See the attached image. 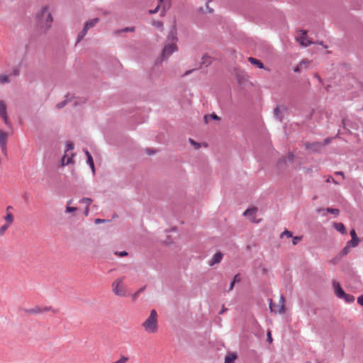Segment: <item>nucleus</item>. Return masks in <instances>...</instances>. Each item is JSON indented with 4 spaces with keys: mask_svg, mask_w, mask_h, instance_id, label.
Masks as SVG:
<instances>
[{
    "mask_svg": "<svg viewBox=\"0 0 363 363\" xmlns=\"http://www.w3.org/2000/svg\"><path fill=\"white\" fill-rule=\"evenodd\" d=\"M189 142H190L192 145H194L195 146V148H196V149H199V147H200L199 144V143H196V142H195L194 140H193L192 139H191V138H190V139H189Z\"/></svg>",
    "mask_w": 363,
    "mask_h": 363,
    "instance_id": "47",
    "label": "nucleus"
},
{
    "mask_svg": "<svg viewBox=\"0 0 363 363\" xmlns=\"http://www.w3.org/2000/svg\"><path fill=\"white\" fill-rule=\"evenodd\" d=\"M299 43H300L301 45H302L304 47H307V46H308V45H310L311 44L313 43V42H311V40L306 39L305 37H301L299 39Z\"/></svg>",
    "mask_w": 363,
    "mask_h": 363,
    "instance_id": "24",
    "label": "nucleus"
},
{
    "mask_svg": "<svg viewBox=\"0 0 363 363\" xmlns=\"http://www.w3.org/2000/svg\"><path fill=\"white\" fill-rule=\"evenodd\" d=\"M334 228L337 231L341 233L342 234H345L346 233L345 227L342 223H334Z\"/></svg>",
    "mask_w": 363,
    "mask_h": 363,
    "instance_id": "13",
    "label": "nucleus"
},
{
    "mask_svg": "<svg viewBox=\"0 0 363 363\" xmlns=\"http://www.w3.org/2000/svg\"><path fill=\"white\" fill-rule=\"evenodd\" d=\"M335 174L337 175H341V176L344 177V174L342 172H337Z\"/></svg>",
    "mask_w": 363,
    "mask_h": 363,
    "instance_id": "61",
    "label": "nucleus"
},
{
    "mask_svg": "<svg viewBox=\"0 0 363 363\" xmlns=\"http://www.w3.org/2000/svg\"><path fill=\"white\" fill-rule=\"evenodd\" d=\"M340 299H343L347 303H352L354 301V296L345 293V294L341 296Z\"/></svg>",
    "mask_w": 363,
    "mask_h": 363,
    "instance_id": "11",
    "label": "nucleus"
},
{
    "mask_svg": "<svg viewBox=\"0 0 363 363\" xmlns=\"http://www.w3.org/2000/svg\"><path fill=\"white\" fill-rule=\"evenodd\" d=\"M128 360V357L122 356L118 360L115 361L113 363H126Z\"/></svg>",
    "mask_w": 363,
    "mask_h": 363,
    "instance_id": "34",
    "label": "nucleus"
},
{
    "mask_svg": "<svg viewBox=\"0 0 363 363\" xmlns=\"http://www.w3.org/2000/svg\"><path fill=\"white\" fill-rule=\"evenodd\" d=\"M86 162H87L88 165L91 167L92 172L94 173V172H95L94 164V160H93V158L91 156L89 157V159L87 160Z\"/></svg>",
    "mask_w": 363,
    "mask_h": 363,
    "instance_id": "29",
    "label": "nucleus"
},
{
    "mask_svg": "<svg viewBox=\"0 0 363 363\" xmlns=\"http://www.w3.org/2000/svg\"><path fill=\"white\" fill-rule=\"evenodd\" d=\"M210 1H211V0H208V2L206 3V8H207V9H208V12L211 13V12H213V9H211V8L208 6V3L210 2Z\"/></svg>",
    "mask_w": 363,
    "mask_h": 363,
    "instance_id": "55",
    "label": "nucleus"
},
{
    "mask_svg": "<svg viewBox=\"0 0 363 363\" xmlns=\"http://www.w3.org/2000/svg\"><path fill=\"white\" fill-rule=\"evenodd\" d=\"M77 210V208L76 207H71V206H67L66 207L65 211L67 213H72V212H75Z\"/></svg>",
    "mask_w": 363,
    "mask_h": 363,
    "instance_id": "41",
    "label": "nucleus"
},
{
    "mask_svg": "<svg viewBox=\"0 0 363 363\" xmlns=\"http://www.w3.org/2000/svg\"><path fill=\"white\" fill-rule=\"evenodd\" d=\"M284 235H286L288 238H291L292 237V233L291 231H289V230H284L281 234V238H283Z\"/></svg>",
    "mask_w": 363,
    "mask_h": 363,
    "instance_id": "37",
    "label": "nucleus"
},
{
    "mask_svg": "<svg viewBox=\"0 0 363 363\" xmlns=\"http://www.w3.org/2000/svg\"><path fill=\"white\" fill-rule=\"evenodd\" d=\"M267 340H268L269 342H272V338L271 337L270 333H268V334H267Z\"/></svg>",
    "mask_w": 363,
    "mask_h": 363,
    "instance_id": "59",
    "label": "nucleus"
},
{
    "mask_svg": "<svg viewBox=\"0 0 363 363\" xmlns=\"http://www.w3.org/2000/svg\"><path fill=\"white\" fill-rule=\"evenodd\" d=\"M177 29L174 26H173L170 29L167 36V40L172 43L164 45L162 52V57L163 59L167 58L170 55L177 50V45L174 43V42L177 40Z\"/></svg>",
    "mask_w": 363,
    "mask_h": 363,
    "instance_id": "1",
    "label": "nucleus"
},
{
    "mask_svg": "<svg viewBox=\"0 0 363 363\" xmlns=\"http://www.w3.org/2000/svg\"><path fill=\"white\" fill-rule=\"evenodd\" d=\"M359 238H354V239L352 238L350 240H349L347 242V245L352 248V247H357L359 245Z\"/></svg>",
    "mask_w": 363,
    "mask_h": 363,
    "instance_id": "23",
    "label": "nucleus"
},
{
    "mask_svg": "<svg viewBox=\"0 0 363 363\" xmlns=\"http://www.w3.org/2000/svg\"><path fill=\"white\" fill-rule=\"evenodd\" d=\"M237 357L235 353H230L225 356L224 363H235V360Z\"/></svg>",
    "mask_w": 363,
    "mask_h": 363,
    "instance_id": "12",
    "label": "nucleus"
},
{
    "mask_svg": "<svg viewBox=\"0 0 363 363\" xmlns=\"http://www.w3.org/2000/svg\"><path fill=\"white\" fill-rule=\"evenodd\" d=\"M143 328L148 333H155L157 330V314L155 310H152L149 317L143 323Z\"/></svg>",
    "mask_w": 363,
    "mask_h": 363,
    "instance_id": "2",
    "label": "nucleus"
},
{
    "mask_svg": "<svg viewBox=\"0 0 363 363\" xmlns=\"http://www.w3.org/2000/svg\"><path fill=\"white\" fill-rule=\"evenodd\" d=\"M294 155H293V154H289V155H288V157H286V158H283V159L280 160L279 163H280V164H281V162H284V163H286V161L291 162V161H293V160H294Z\"/></svg>",
    "mask_w": 363,
    "mask_h": 363,
    "instance_id": "30",
    "label": "nucleus"
},
{
    "mask_svg": "<svg viewBox=\"0 0 363 363\" xmlns=\"http://www.w3.org/2000/svg\"><path fill=\"white\" fill-rule=\"evenodd\" d=\"M18 73H19V71H18V69H15L13 70V74H14V75H18Z\"/></svg>",
    "mask_w": 363,
    "mask_h": 363,
    "instance_id": "60",
    "label": "nucleus"
},
{
    "mask_svg": "<svg viewBox=\"0 0 363 363\" xmlns=\"http://www.w3.org/2000/svg\"><path fill=\"white\" fill-rule=\"evenodd\" d=\"M152 24L155 27H156L159 29H162L163 27V24L160 21H154Z\"/></svg>",
    "mask_w": 363,
    "mask_h": 363,
    "instance_id": "39",
    "label": "nucleus"
},
{
    "mask_svg": "<svg viewBox=\"0 0 363 363\" xmlns=\"http://www.w3.org/2000/svg\"><path fill=\"white\" fill-rule=\"evenodd\" d=\"M79 202L82 203H86V206H89L91 204V203L92 202V200L90 198L84 197V198L81 199L79 200Z\"/></svg>",
    "mask_w": 363,
    "mask_h": 363,
    "instance_id": "31",
    "label": "nucleus"
},
{
    "mask_svg": "<svg viewBox=\"0 0 363 363\" xmlns=\"http://www.w3.org/2000/svg\"><path fill=\"white\" fill-rule=\"evenodd\" d=\"M331 180H332L333 182L336 183V182H335V180H334V179H333V177H330L329 179H327V182H330Z\"/></svg>",
    "mask_w": 363,
    "mask_h": 363,
    "instance_id": "63",
    "label": "nucleus"
},
{
    "mask_svg": "<svg viewBox=\"0 0 363 363\" xmlns=\"http://www.w3.org/2000/svg\"><path fill=\"white\" fill-rule=\"evenodd\" d=\"M74 149V144L72 142H68L67 143V149H66V152H68V151H70V150H72Z\"/></svg>",
    "mask_w": 363,
    "mask_h": 363,
    "instance_id": "36",
    "label": "nucleus"
},
{
    "mask_svg": "<svg viewBox=\"0 0 363 363\" xmlns=\"http://www.w3.org/2000/svg\"><path fill=\"white\" fill-rule=\"evenodd\" d=\"M88 30H89V28L84 26L82 30L78 34L77 43H79L84 38V37L86 35Z\"/></svg>",
    "mask_w": 363,
    "mask_h": 363,
    "instance_id": "18",
    "label": "nucleus"
},
{
    "mask_svg": "<svg viewBox=\"0 0 363 363\" xmlns=\"http://www.w3.org/2000/svg\"><path fill=\"white\" fill-rule=\"evenodd\" d=\"M116 255H118L120 257H124L128 255V252L126 251H122V252H116Z\"/></svg>",
    "mask_w": 363,
    "mask_h": 363,
    "instance_id": "46",
    "label": "nucleus"
},
{
    "mask_svg": "<svg viewBox=\"0 0 363 363\" xmlns=\"http://www.w3.org/2000/svg\"><path fill=\"white\" fill-rule=\"evenodd\" d=\"M84 153H85V155H86V157H87V160L89 159V156H91V154H90V152H89L87 150H84Z\"/></svg>",
    "mask_w": 363,
    "mask_h": 363,
    "instance_id": "58",
    "label": "nucleus"
},
{
    "mask_svg": "<svg viewBox=\"0 0 363 363\" xmlns=\"http://www.w3.org/2000/svg\"><path fill=\"white\" fill-rule=\"evenodd\" d=\"M350 249L351 247L346 244L345 247L340 252V257L347 255L350 252Z\"/></svg>",
    "mask_w": 363,
    "mask_h": 363,
    "instance_id": "26",
    "label": "nucleus"
},
{
    "mask_svg": "<svg viewBox=\"0 0 363 363\" xmlns=\"http://www.w3.org/2000/svg\"><path fill=\"white\" fill-rule=\"evenodd\" d=\"M134 30V27H127L123 29V32H131Z\"/></svg>",
    "mask_w": 363,
    "mask_h": 363,
    "instance_id": "50",
    "label": "nucleus"
},
{
    "mask_svg": "<svg viewBox=\"0 0 363 363\" xmlns=\"http://www.w3.org/2000/svg\"><path fill=\"white\" fill-rule=\"evenodd\" d=\"M6 114V105L4 101L0 100V117L5 116Z\"/></svg>",
    "mask_w": 363,
    "mask_h": 363,
    "instance_id": "17",
    "label": "nucleus"
},
{
    "mask_svg": "<svg viewBox=\"0 0 363 363\" xmlns=\"http://www.w3.org/2000/svg\"><path fill=\"white\" fill-rule=\"evenodd\" d=\"M9 225L4 224L0 228V235H2L4 234L5 231L8 229Z\"/></svg>",
    "mask_w": 363,
    "mask_h": 363,
    "instance_id": "35",
    "label": "nucleus"
},
{
    "mask_svg": "<svg viewBox=\"0 0 363 363\" xmlns=\"http://www.w3.org/2000/svg\"><path fill=\"white\" fill-rule=\"evenodd\" d=\"M311 144H309V143H306V148H307V149H308V150L312 148V147H311ZM312 145H313V146H314V147H316V146H317V147H320V146H321V144H320V143H314V144H313Z\"/></svg>",
    "mask_w": 363,
    "mask_h": 363,
    "instance_id": "43",
    "label": "nucleus"
},
{
    "mask_svg": "<svg viewBox=\"0 0 363 363\" xmlns=\"http://www.w3.org/2000/svg\"><path fill=\"white\" fill-rule=\"evenodd\" d=\"M144 289H145V287H142L140 289H138L135 293L132 294L133 300H135L138 297L140 294L142 293L144 291Z\"/></svg>",
    "mask_w": 363,
    "mask_h": 363,
    "instance_id": "32",
    "label": "nucleus"
},
{
    "mask_svg": "<svg viewBox=\"0 0 363 363\" xmlns=\"http://www.w3.org/2000/svg\"><path fill=\"white\" fill-rule=\"evenodd\" d=\"M69 101V95H67L66 96V99L60 102V103H58L57 105H56V107L58 108V109H60L62 108H63L68 102Z\"/></svg>",
    "mask_w": 363,
    "mask_h": 363,
    "instance_id": "27",
    "label": "nucleus"
},
{
    "mask_svg": "<svg viewBox=\"0 0 363 363\" xmlns=\"http://www.w3.org/2000/svg\"><path fill=\"white\" fill-rule=\"evenodd\" d=\"M301 237H298V236H295L294 238H293V245H296L298 243V241L301 240Z\"/></svg>",
    "mask_w": 363,
    "mask_h": 363,
    "instance_id": "44",
    "label": "nucleus"
},
{
    "mask_svg": "<svg viewBox=\"0 0 363 363\" xmlns=\"http://www.w3.org/2000/svg\"><path fill=\"white\" fill-rule=\"evenodd\" d=\"M105 222H106V220H104V219L96 218L95 220V223H96V224L102 223H105Z\"/></svg>",
    "mask_w": 363,
    "mask_h": 363,
    "instance_id": "52",
    "label": "nucleus"
},
{
    "mask_svg": "<svg viewBox=\"0 0 363 363\" xmlns=\"http://www.w3.org/2000/svg\"><path fill=\"white\" fill-rule=\"evenodd\" d=\"M9 133L0 129V147L2 152H6L7 150V138Z\"/></svg>",
    "mask_w": 363,
    "mask_h": 363,
    "instance_id": "6",
    "label": "nucleus"
},
{
    "mask_svg": "<svg viewBox=\"0 0 363 363\" xmlns=\"http://www.w3.org/2000/svg\"><path fill=\"white\" fill-rule=\"evenodd\" d=\"M88 30H89V28L84 26L82 30L78 34L77 43H79L84 38V37L86 35Z\"/></svg>",
    "mask_w": 363,
    "mask_h": 363,
    "instance_id": "20",
    "label": "nucleus"
},
{
    "mask_svg": "<svg viewBox=\"0 0 363 363\" xmlns=\"http://www.w3.org/2000/svg\"><path fill=\"white\" fill-rule=\"evenodd\" d=\"M1 118L4 120V123H5V124L6 125H11V123H10V121L9 120L7 114L5 115V116H1Z\"/></svg>",
    "mask_w": 363,
    "mask_h": 363,
    "instance_id": "42",
    "label": "nucleus"
},
{
    "mask_svg": "<svg viewBox=\"0 0 363 363\" xmlns=\"http://www.w3.org/2000/svg\"><path fill=\"white\" fill-rule=\"evenodd\" d=\"M223 255L220 252H217L209 261V265L213 266L221 262Z\"/></svg>",
    "mask_w": 363,
    "mask_h": 363,
    "instance_id": "9",
    "label": "nucleus"
},
{
    "mask_svg": "<svg viewBox=\"0 0 363 363\" xmlns=\"http://www.w3.org/2000/svg\"><path fill=\"white\" fill-rule=\"evenodd\" d=\"M161 4L162 5V8H163L162 11V15H164L167 8H169V6H166V4L164 3Z\"/></svg>",
    "mask_w": 363,
    "mask_h": 363,
    "instance_id": "51",
    "label": "nucleus"
},
{
    "mask_svg": "<svg viewBox=\"0 0 363 363\" xmlns=\"http://www.w3.org/2000/svg\"><path fill=\"white\" fill-rule=\"evenodd\" d=\"M145 152L147 155H151V154L155 153V151L153 150L149 149V148L146 149Z\"/></svg>",
    "mask_w": 363,
    "mask_h": 363,
    "instance_id": "53",
    "label": "nucleus"
},
{
    "mask_svg": "<svg viewBox=\"0 0 363 363\" xmlns=\"http://www.w3.org/2000/svg\"><path fill=\"white\" fill-rule=\"evenodd\" d=\"M26 312L28 314H38L43 313V310L39 306H35L33 308L27 309Z\"/></svg>",
    "mask_w": 363,
    "mask_h": 363,
    "instance_id": "15",
    "label": "nucleus"
},
{
    "mask_svg": "<svg viewBox=\"0 0 363 363\" xmlns=\"http://www.w3.org/2000/svg\"><path fill=\"white\" fill-rule=\"evenodd\" d=\"M350 235H351V238L352 239L354 238H358L357 234H356V232L354 229H352L351 231H350Z\"/></svg>",
    "mask_w": 363,
    "mask_h": 363,
    "instance_id": "48",
    "label": "nucleus"
},
{
    "mask_svg": "<svg viewBox=\"0 0 363 363\" xmlns=\"http://www.w3.org/2000/svg\"><path fill=\"white\" fill-rule=\"evenodd\" d=\"M240 280H241V279H240V274H235L230 284L229 291L232 290L234 287L235 284L239 283L240 281Z\"/></svg>",
    "mask_w": 363,
    "mask_h": 363,
    "instance_id": "16",
    "label": "nucleus"
},
{
    "mask_svg": "<svg viewBox=\"0 0 363 363\" xmlns=\"http://www.w3.org/2000/svg\"><path fill=\"white\" fill-rule=\"evenodd\" d=\"M98 21L99 18H95L86 22L84 26L89 29L90 28L94 27L98 23Z\"/></svg>",
    "mask_w": 363,
    "mask_h": 363,
    "instance_id": "22",
    "label": "nucleus"
},
{
    "mask_svg": "<svg viewBox=\"0 0 363 363\" xmlns=\"http://www.w3.org/2000/svg\"><path fill=\"white\" fill-rule=\"evenodd\" d=\"M88 30H89V28L84 26L82 30L78 34L77 43H79L84 38V37L86 35Z\"/></svg>",
    "mask_w": 363,
    "mask_h": 363,
    "instance_id": "19",
    "label": "nucleus"
},
{
    "mask_svg": "<svg viewBox=\"0 0 363 363\" xmlns=\"http://www.w3.org/2000/svg\"><path fill=\"white\" fill-rule=\"evenodd\" d=\"M36 18L40 27L46 29L50 27L51 23L52 22V17L46 6L42 9L40 13L38 14Z\"/></svg>",
    "mask_w": 363,
    "mask_h": 363,
    "instance_id": "3",
    "label": "nucleus"
},
{
    "mask_svg": "<svg viewBox=\"0 0 363 363\" xmlns=\"http://www.w3.org/2000/svg\"><path fill=\"white\" fill-rule=\"evenodd\" d=\"M13 207L11 206H9L6 207V213L9 212V210L12 209Z\"/></svg>",
    "mask_w": 363,
    "mask_h": 363,
    "instance_id": "62",
    "label": "nucleus"
},
{
    "mask_svg": "<svg viewBox=\"0 0 363 363\" xmlns=\"http://www.w3.org/2000/svg\"><path fill=\"white\" fill-rule=\"evenodd\" d=\"M357 303L363 306V295L359 296L357 298Z\"/></svg>",
    "mask_w": 363,
    "mask_h": 363,
    "instance_id": "49",
    "label": "nucleus"
},
{
    "mask_svg": "<svg viewBox=\"0 0 363 363\" xmlns=\"http://www.w3.org/2000/svg\"><path fill=\"white\" fill-rule=\"evenodd\" d=\"M84 153H85V155H86V157H87V160L89 159V156H91V154H90V152H89L87 150H84Z\"/></svg>",
    "mask_w": 363,
    "mask_h": 363,
    "instance_id": "57",
    "label": "nucleus"
},
{
    "mask_svg": "<svg viewBox=\"0 0 363 363\" xmlns=\"http://www.w3.org/2000/svg\"><path fill=\"white\" fill-rule=\"evenodd\" d=\"M316 211H317V213H320L321 211H326L327 213H330L335 216H337L340 213V211L337 208H318L316 210Z\"/></svg>",
    "mask_w": 363,
    "mask_h": 363,
    "instance_id": "10",
    "label": "nucleus"
},
{
    "mask_svg": "<svg viewBox=\"0 0 363 363\" xmlns=\"http://www.w3.org/2000/svg\"><path fill=\"white\" fill-rule=\"evenodd\" d=\"M4 220L6 221V224L11 225L13 222V216L11 213L7 212L6 215L4 216Z\"/></svg>",
    "mask_w": 363,
    "mask_h": 363,
    "instance_id": "21",
    "label": "nucleus"
},
{
    "mask_svg": "<svg viewBox=\"0 0 363 363\" xmlns=\"http://www.w3.org/2000/svg\"><path fill=\"white\" fill-rule=\"evenodd\" d=\"M113 291L115 295L118 296H125L126 295V290L123 285V279L120 278L116 279L113 284Z\"/></svg>",
    "mask_w": 363,
    "mask_h": 363,
    "instance_id": "4",
    "label": "nucleus"
},
{
    "mask_svg": "<svg viewBox=\"0 0 363 363\" xmlns=\"http://www.w3.org/2000/svg\"><path fill=\"white\" fill-rule=\"evenodd\" d=\"M269 309L271 312H274L275 313H284L285 312L284 306V296L281 295L280 296V305L275 306L273 304L272 299L269 301Z\"/></svg>",
    "mask_w": 363,
    "mask_h": 363,
    "instance_id": "5",
    "label": "nucleus"
},
{
    "mask_svg": "<svg viewBox=\"0 0 363 363\" xmlns=\"http://www.w3.org/2000/svg\"><path fill=\"white\" fill-rule=\"evenodd\" d=\"M249 62L252 64V65H256L257 67L260 68V69H263L264 68V65L262 62H261L259 60L256 59V58H254V57H250L249 58Z\"/></svg>",
    "mask_w": 363,
    "mask_h": 363,
    "instance_id": "14",
    "label": "nucleus"
},
{
    "mask_svg": "<svg viewBox=\"0 0 363 363\" xmlns=\"http://www.w3.org/2000/svg\"><path fill=\"white\" fill-rule=\"evenodd\" d=\"M9 82V77L7 75H1L0 76V83H7Z\"/></svg>",
    "mask_w": 363,
    "mask_h": 363,
    "instance_id": "33",
    "label": "nucleus"
},
{
    "mask_svg": "<svg viewBox=\"0 0 363 363\" xmlns=\"http://www.w3.org/2000/svg\"><path fill=\"white\" fill-rule=\"evenodd\" d=\"M160 8V4L157 5V7L155 9H154L153 10H150L149 13H152V14L156 13L159 11Z\"/></svg>",
    "mask_w": 363,
    "mask_h": 363,
    "instance_id": "45",
    "label": "nucleus"
},
{
    "mask_svg": "<svg viewBox=\"0 0 363 363\" xmlns=\"http://www.w3.org/2000/svg\"><path fill=\"white\" fill-rule=\"evenodd\" d=\"M72 162V157H67L66 155H65L62 158V164L63 166L68 165L69 164Z\"/></svg>",
    "mask_w": 363,
    "mask_h": 363,
    "instance_id": "25",
    "label": "nucleus"
},
{
    "mask_svg": "<svg viewBox=\"0 0 363 363\" xmlns=\"http://www.w3.org/2000/svg\"><path fill=\"white\" fill-rule=\"evenodd\" d=\"M333 287L334 289L335 295L338 298H340L342 296L345 294V291L342 289L340 284L338 281H333Z\"/></svg>",
    "mask_w": 363,
    "mask_h": 363,
    "instance_id": "7",
    "label": "nucleus"
},
{
    "mask_svg": "<svg viewBox=\"0 0 363 363\" xmlns=\"http://www.w3.org/2000/svg\"><path fill=\"white\" fill-rule=\"evenodd\" d=\"M202 63L206 65V66L210 64V57L208 56H203L202 58Z\"/></svg>",
    "mask_w": 363,
    "mask_h": 363,
    "instance_id": "40",
    "label": "nucleus"
},
{
    "mask_svg": "<svg viewBox=\"0 0 363 363\" xmlns=\"http://www.w3.org/2000/svg\"><path fill=\"white\" fill-rule=\"evenodd\" d=\"M89 206H86V208H85V211H84V215H85L86 216H88V214H89Z\"/></svg>",
    "mask_w": 363,
    "mask_h": 363,
    "instance_id": "56",
    "label": "nucleus"
},
{
    "mask_svg": "<svg viewBox=\"0 0 363 363\" xmlns=\"http://www.w3.org/2000/svg\"><path fill=\"white\" fill-rule=\"evenodd\" d=\"M41 308L43 310V312H46V311H49L52 310L51 307H48V306H45V307H43Z\"/></svg>",
    "mask_w": 363,
    "mask_h": 363,
    "instance_id": "54",
    "label": "nucleus"
},
{
    "mask_svg": "<svg viewBox=\"0 0 363 363\" xmlns=\"http://www.w3.org/2000/svg\"><path fill=\"white\" fill-rule=\"evenodd\" d=\"M208 117H210V118H211L212 119H214V120H218L219 119L218 116L216 114L213 113V114H211L210 116H204V119H205V121L206 122H207V119H208Z\"/></svg>",
    "mask_w": 363,
    "mask_h": 363,
    "instance_id": "38",
    "label": "nucleus"
},
{
    "mask_svg": "<svg viewBox=\"0 0 363 363\" xmlns=\"http://www.w3.org/2000/svg\"><path fill=\"white\" fill-rule=\"evenodd\" d=\"M257 213L256 208H247L243 215L247 217L252 223H258L259 221L255 219V215Z\"/></svg>",
    "mask_w": 363,
    "mask_h": 363,
    "instance_id": "8",
    "label": "nucleus"
},
{
    "mask_svg": "<svg viewBox=\"0 0 363 363\" xmlns=\"http://www.w3.org/2000/svg\"><path fill=\"white\" fill-rule=\"evenodd\" d=\"M274 115L276 118L281 121L282 117L281 115V111L279 107H276L274 110Z\"/></svg>",
    "mask_w": 363,
    "mask_h": 363,
    "instance_id": "28",
    "label": "nucleus"
},
{
    "mask_svg": "<svg viewBox=\"0 0 363 363\" xmlns=\"http://www.w3.org/2000/svg\"><path fill=\"white\" fill-rule=\"evenodd\" d=\"M191 72V70H189V71H186L184 74V75H188L189 74H190Z\"/></svg>",
    "mask_w": 363,
    "mask_h": 363,
    "instance_id": "64",
    "label": "nucleus"
}]
</instances>
